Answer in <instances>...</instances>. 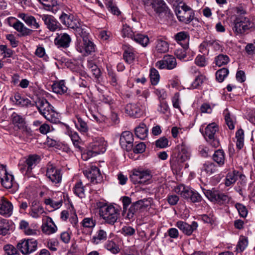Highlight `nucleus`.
I'll return each instance as SVG.
<instances>
[{"mask_svg": "<svg viewBox=\"0 0 255 255\" xmlns=\"http://www.w3.org/2000/svg\"><path fill=\"white\" fill-rule=\"evenodd\" d=\"M61 22L66 27L74 29L77 26H79L81 20L72 14H67L62 12L59 16Z\"/></svg>", "mask_w": 255, "mask_h": 255, "instance_id": "f8f14e48", "label": "nucleus"}, {"mask_svg": "<svg viewBox=\"0 0 255 255\" xmlns=\"http://www.w3.org/2000/svg\"><path fill=\"white\" fill-rule=\"evenodd\" d=\"M107 238V234L106 231L103 229L98 230L96 234L93 237L91 242L95 245L100 243L102 241L106 240Z\"/></svg>", "mask_w": 255, "mask_h": 255, "instance_id": "72a5a7b5", "label": "nucleus"}, {"mask_svg": "<svg viewBox=\"0 0 255 255\" xmlns=\"http://www.w3.org/2000/svg\"><path fill=\"white\" fill-rule=\"evenodd\" d=\"M73 190L74 194L79 198H83L85 197V186L81 180L76 182L73 187Z\"/></svg>", "mask_w": 255, "mask_h": 255, "instance_id": "c9c22d12", "label": "nucleus"}, {"mask_svg": "<svg viewBox=\"0 0 255 255\" xmlns=\"http://www.w3.org/2000/svg\"><path fill=\"white\" fill-rule=\"evenodd\" d=\"M13 212V205L7 199L2 197L0 199V214L6 217L10 216Z\"/></svg>", "mask_w": 255, "mask_h": 255, "instance_id": "6ab92c4d", "label": "nucleus"}, {"mask_svg": "<svg viewBox=\"0 0 255 255\" xmlns=\"http://www.w3.org/2000/svg\"><path fill=\"white\" fill-rule=\"evenodd\" d=\"M35 103L40 114L47 121L53 124L60 122L58 114L45 99H38Z\"/></svg>", "mask_w": 255, "mask_h": 255, "instance_id": "f257e3e1", "label": "nucleus"}, {"mask_svg": "<svg viewBox=\"0 0 255 255\" xmlns=\"http://www.w3.org/2000/svg\"><path fill=\"white\" fill-rule=\"evenodd\" d=\"M99 209V215L106 223L114 225L118 219L119 210L112 205H107L103 202L97 203Z\"/></svg>", "mask_w": 255, "mask_h": 255, "instance_id": "f03ea898", "label": "nucleus"}, {"mask_svg": "<svg viewBox=\"0 0 255 255\" xmlns=\"http://www.w3.org/2000/svg\"><path fill=\"white\" fill-rule=\"evenodd\" d=\"M152 8L159 16L170 12L168 7L163 0H155V2L154 3Z\"/></svg>", "mask_w": 255, "mask_h": 255, "instance_id": "5701e85b", "label": "nucleus"}, {"mask_svg": "<svg viewBox=\"0 0 255 255\" xmlns=\"http://www.w3.org/2000/svg\"><path fill=\"white\" fill-rule=\"evenodd\" d=\"M229 74V70L226 68H223L218 70L216 73V79L219 82H222L224 81L225 77L227 76Z\"/></svg>", "mask_w": 255, "mask_h": 255, "instance_id": "49530a36", "label": "nucleus"}, {"mask_svg": "<svg viewBox=\"0 0 255 255\" xmlns=\"http://www.w3.org/2000/svg\"><path fill=\"white\" fill-rule=\"evenodd\" d=\"M25 23L27 25L31 26L35 29H37L39 27V24L36 21L35 17L32 15H29L28 18L26 19Z\"/></svg>", "mask_w": 255, "mask_h": 255, "instance_id": "4d7b16f0", "label": "nucleus"}, {"mask_svg": "<svg viewBox=\"0 0 255 255\" xmlns=\"http://www.w3.org/2000/svg\"><path fill=\"white\" fill-rule=\"evenodd\" d=\"M175 40L182 46L184 43H187L189 39V35L186 31H181L178 32L174 35Z\"/></svg>", "mask_w": 255, "mask_h": 255, "instance_id": "4c0bfd02", "label": "nucleus"}, {"mask_svg": "<svg viewBox=\"0 0 255 255\" xmlns=\"http://www.w3.org/2000/svg\"><path fill=\"white\" fill-rule=\"evenodd\" d=\"M44 203L47 205H50L51 207L58 209L62 205V201H55L50 198L45 199Z\"/></svg>", "mask_w": 255, "mask_h": 255, "instance_id": "bf43d9fd", "label": "nucleus"}, {"mask_svg": "<svg viewBox=\"0 0 255 255\" xmlns=\"http://www.w3.org/2000/svg\"><path fill=\"white\" fill-rule=\"evenodd\" d=\"M84 174L91 182L95 183H97L101 178L100 170L96 166H92L90 168L84 171Z\"/></svg>", "mask_w": 255, "mask_h": 255, "instance_id": "aec40b11", "label": "nucleus"}, {"mask_svg": "<svg viewBox=\"0 0 255 255\" xmlns=\"http://www.w3.org/2000/svg\"><path fill=\"white\" fill-rule=\"evenodd\" d=\"M52 88L54 93L59 94H63L66 93L68 89L65 86L64 81L63 80L54 83L52 86Z\"/></svg>", "mask_w": 255, "mask_h": 255, "instance_id": "e433bc0d", "label": "nucleus"}, {"mask_svg": "<svg viewBox=\"0 0 255 255\" xmlns=\"http://www.w3.org/2000/svg\"><path fill=\"white\" fill-rule=\"evenodd\" d=\"M233 30L239 34H242L252 27L249 18L242 15H237L234 20Z\"/></svg>", "mask_w": 255, "mask_h": 255, "instance_id": "423d86ee", "label": "nucleus"}, {"mask_svg": "<svg viewBox=\"0 0 255 255\" xmlns=\"http://www.w3.org/2000/svg\"><path fill=\"white\" fill-rule=\"evenodd\" d=\"M248 244V242L247 238L244 237L241 238L237 245L236 251L238 252H242L246 248Z\"/></svg>", "mask_w": 255, "mask_h": 255, "instance_id": "603ef678", "label": "nucleus"}, {"mask_svg": "<svg viewBox=\"0 0 255 255\" xmlns=\"http://www.w3.org/2000/svg\"><path fill=\"white\" fill-rule=\"evenodd\" d=\"M203 192L206 197L212 202L222 204L229 202L230 200V198L228 195L214 189L212 190L204 189Z\"/></svg>", "mask_w": 255, "mask_h": 255, "instance_id": "6e6552de", "label": "nucleus"}, {"mask_svg": "<svg viewBox=\"0 0 255 255\" xmlns=\"http://www.w3.org/2000/svg\"><path fill=\"white\" fill-rule=\"evenodd\" d=\"M105 248L113 254H116L120 251L118 246L113 241H107L105 245Z\"/></svg>", "mask_w": 255, "mask_h": 255, "instance_id": "37998d69", "label": "nucleus"}, {"mask_svg": "<svg viewBox=\"0 0 255 255\" xmlns=\"http://www.w3.org/2000/svg\"><path fill=\"white\" fill-rule=\"evenodd\" d=\"M237 178V175H236L234 173H229L226 176L225 185L227 186L231 185L236 182Z\"/></svg>", "mask_w": 255, "mask_h": 255, "instance_id": "5fc2aeb1", "label": "nucleus"}, {"mask_svg": "<svg viewBox=\"0 0 255 255\" xmlns=\"http://www.w3.org/2000/svg\"><path fill=\"white\" fill-rule=\"evenodd\" d=\"M205 77L202 74L198 75L191 84V87L193 89H197L203 83Z\"/></svg>", "mask_w": 255, "mask_h": 255, "instance_id": "864d4df0", "label": "nucleus"}, {"mask_svg": "<svg viewBox=\"0 0 255 255\" xmlns=\"http://www.w3.org/2000/svg\"><path fill=\"white\" fill-rule=\"evenodd\" d=\"M130 110L128 112V115L133 118H137L140 114V109L138 106L135 104H131Z\"/></svg>", "mask_w": 255, "mask_h": 255, "instance_id": "3c124183", "label": "nucleus"}, {"mask_svg": "<svg viewBox=\"0 0 255 255\" xmlns=\"http://www.w3.org/2000/svg\"><path fill=\"white\" fill-rule=\"evenodd\" d=\"M176 65L175 58L171 55H165L162 60L158 61L155 63V66L159 69L171 70L175 68Z\"/></svg>", "mask_w": 255, "mask_h": 255, "instance_id": "4468645a", "label": "nucleus"}, {"mask_svg": "<svg viewBox=\"0 0 255 255\" xmlns=\"http://www.w3.org/2000/svg\"><path fill=\"white\" fill-rule=\"evenodd\" d=\"M135 135L140 139H144L148 134V128L144 123H141L134 129Z\"/></svg>", "mask_w": 255, "mask_h": 255, "instance_id": "c85d7f7f", "label": "nucleus"}, {"mask_svg": "<svg viewBox=\"0 0 255 255\" xmlns=\"http://www.w3.org/2000/svg\"><path fill=\"white\" fill-rule=\"evenodd\" d=\"M188 48V44L184 43L182 45V48L176 50L175 54L176 57L179 59H184L186 57V50Z\"/></svg>", "mask_w": 255, "mask_h": 255, "instance_id": "8fccbe9b", "label": "nucleus"}, {"mask_svg": "<svg viewBox=\"0 0 255 255\" xmlns=\"http://www.w3.org/2000/svg\"><path fill=\"white\" fill-rule=\"evenodd\" d=\"M16 31L20 32L22 36H27L30 35L32 30L24 26L23 23L19 20L16 19V21L12 25H10Z\"/></svg>", "mask_w": 255, "mask_h": 255, "instance_id": "cd10ccee", "label": "nucleus"}, {"mask_svg": "<svg viewBox=\"0 0 255 255\" xmlns=\"http://www.w3.org/2000/svg\"><path fill=\"white\" fill-rule=\"evenodd\" d=\"M87 27L83 25L81 22L79 23V26H77L73 30L75 32L77 36L81 37L82 39L89 38V33L87 32Z\"/></svg>", "mask_w": 255, "mask_h": 255, "instance_id": "f704fd0d", "label": "nucleus"}, {"mask_svg": "<svg viewBox=\"0 0 255 255\" xmlns=\"http://www.w3.org/2000/svg\"><path fill=\"white\" fill-rule=\"evenodd\" d=\"M1 185L5 188L10 189L13 186V176L12 175L7 173L4 178L0 180Z\"/></svg>", "mask_w": 255, "mask_h": 255, "instance_id": "ea45409f", "label": "nucleus"}, {"mask_svg": "<svg viewBox=\"0 0 255 255\" xmlns=\"http://www.w3.org/2000/svg\"><path fill=\"white\" fill-rule=\"evenodd\" d=\"M198 226L197 223L195 221H193L191 225L181 221H178L176 224V226L188 236L191 235L193 231L197 229Z\"/></svg>", "mask_w": 255, "mask_h": 255, "instance_id": "412c9836", "label": "nucleus"}, {"mask_svg": "<svg viewBox=\"0 0 255 255\" xmlns=\"http://www.w3.org/2000/svg\"><path fill=\"white\" fill-rule=\"evenodd\" d=\"M41 18L50 31L53 32L60 28V23L53 16L44 14Z\"/></svg>", "mask_w": 255, "mask_h": 255, "instance_id": "a211bd4d", "label": "nucleus"}, {"mask_svg": "<svg viewBox=\"0 0 255 255\" xmlns=\"http://www.w3.org/2000/svg\"><path fill=\"white\" fill-rule=\"evenodd\" d=\"M3 249L5 255H14L17 253V249L11 245H6L4 246Z\"/></svg>", "mask_w": 255, "mask_h": 255, "instance_id": "680f3d73", "label": "nucleus"}, {"mask_svg": "<svg viewBox=\"0 0 255 255\" xmlns=\"http://www.w3.org/2000/svg\"><path fill=\"white\" fill-rule=\"evenodd\" d=\"M128 136V132L125 131L123 132L120 139V143L121 147L126 151H128V140L127 137Z\"/></svg>", "mask_w": 255, "mask_h": 255, "instance_id": "6e6d98bb", "label": "nucleus"}, {"mask_svg": "<svg viewBox=\"0 0 255 255\" xmlns=\"http://www.w3.org/2000/svg\"><path fill=\"white\" fill-rule=\"evenodd\" d=\"M71 42L70 36L66 33L57 34L55 38V44L58 48H67L69 47Z\"/></svg>", "mask_w": 255, "mask_h": 255, "instance_id": "f3484780", "label": "nucleus"}, {"mask_svg": "<svg viewBox=\"0 0 255 255\" xmlns=\"http://www.w3.org/2000/svg\"><path fill=\"white\" fill-rule=\"evenodd\" d=\"M9 226L8 221L4 219H0V235L4 236L9 231Z\"/></svg>", "mask_w": 255, "mask_h": 255, "instance_id": "de8ad7c7", "label": "nucleus"}, {"mask_svg": "<svg viewBox=\"0 0 255 255\" xmlns=\"http://www.w3.org/2000/svg\"><path fill=\"white\" fill-rule=\"evenodd\" d=\"M81 224L83 227L82 233H85V230L88 229L86 234L91 235L94 228L96 226V221L93 217H87L83 219Z\"/></svg>", "mask_w": 255, "mask_h": 255, "instance_id": "393cba45", "label": "nucleus"}, {"mask_svg": "<svg viewBox=\"0 0 255 255\" xmlns=\"http://www.w3.org/2000/svg\"><path fill=\"white\" fill-rule=\"evenodd\" d=\"M236 208L238 211L239 215L242 217H246L248 214V211L246 207L243 204L240 203H237L236 204Z\"/></svg>", "mask_w": 255, "mask_h": 255, "instance_id": "052dcab7", "label": "nucleus"}, {"mask_svg": "<svg viewBox=\"0 0 255 255\" xmlns=\"http://www.w3.org/2000/svg\"><path fill=\"white\" fill-rule=\"evenodd\" d=\"M138 201L133 203L128 209V216H130V213H131L132 215L137 211L138 210H140L142 209V206L141 204H138Z\"/></svg>", "mask_w": 255, "mask_h": 255, "instance_id": "338daca9", "label": "nucleus"}, {"mask_svg": "<svg viewBox=\"0 0 255 255\" xmlns=\"http://www.w3.org/2000/svg\"><path fill=\"white\" fill-rule=\"evenodd\" d=\"M76 49L83 55H88L95 51L96 45L89 38L79 40L77 44Z\"/></svg>", "mask_w": 255, "mask_h": 255, "instance_id": "9b49d317", "label": "nucleus"}, {"mask_svg": "<svg viewBox=\"0 0 255 255\" xmlns=\"http://www.w3.org/2000/svg\"><path fill=\"white\" fill-rule=\"evenodd\" d=\"M67 134L70 137L74 146L78 149H80L81 146L80 144L81 142V140L78 133L74 131L68 130Z\"/></svg>", "mask_w": 255, "mask_h": 255, "instance_id": "58836bf2", "label": "nucleus"}, {"mask_svg": "<svg viewBox=\"0 0 255 255\" xmlns=\"http://www.w3.org/2000/svg\"><path fill=\"white\" fill-rule=\"evenodd\" d=\"M106 6L109 9V10H110L114 14L117 15L120 14V11L119 10L117 7L114 5L112 1L111 0L108 1L106 3Z\"/></svg>", "mask_w": 255, "mask_h": 255, "instance_id": "e2e57ef3", "label": "nucleus"}, {"mask_svg": "<svg viewBox=\"0 0 255 255\" xmlns=\"http://www.w3.org/2000/svg\"><path fill=\"white\" fill-rule=\"evenodd\" d=\"M175 12L178 20L186 24L190 23L195 17L194 11L184 3L182 5L176 6Z\"/></svg>", "mask_w": 255, "mask_h": 255, "instance_id": "7ed1b4c3", "label": "nucleus"}, {"mask_svg": "<svg viewBox=\"0 0 255 255\" xmlns=\"http://www.w3.org/2000/svg\"><path fill=\"white\" fill-rule=\"evenodd\" d=\"M12 122L15 127H17L23 132L27 134H31V128L26 125L25 119L21 116L16 113H13L11 115Z\"/></svg>", "mask_w": 255, "mask_h": 255, "instance_id": "ddd939ff", "label": "nucleus"}, {"mask_svg": "<svg viewBox=\"0 0 255 255\" xmlns=\"http://www.w3.org/2000/svg\"><path fill=\"white\" fill-rule=\"evenodd\" d=\"M131 181L135 184H146L150 182L152 175L150 171H135L130 175Z\"/></svg>", "mask_w": 255, "mask_h": 255, "instance_id": "1a4fd4ad", "label": "nucleus"}, {"mask_svg": "<svg viewBox=\"0 0 255 255\" xmlns=\"http://www.w3.org/2000/svg\"><path fill=\"white\" fill-rule=\"evenodd\" d=\"M46 175L53 184H56L61 182L62 175L61 171L52 165L48 166Z\"/></svg>", "mask_w": 255, "mask_h": 255, "instance_id": "2eb2a0df", "label": "nucleus"}, {"mask_svg": "<svg viewBox=\"0 0 255 255\" xmlns=\"http://www.w3.org/2000/svg\"><path fill=\"white\" fill-rule=\"evenodd\" d=\"M202 170L207 173L211 174L217 170V167L214 163L207 162L203 164Z\"/></svg>", "mask_w": 255, "mask_h": 255, "instance_id": "a18cd8bd", "label": "nucleus"}, {"mask_svg": "<svg viewBox=\"0 0 255 255\" xmlns=\"http://www.w3.org/2000/svg\"><path fill=\"white\" fill-rule=\"evenodd\" d=\"M155 145L160 148H165L168 146V140L164 136L161 137L155 141Z\"/></svg>", "mask_w": 255, "mask_h": 255, "instance_id": "13d9d810", "label": "nucleus"}, {"mask_svg": "<svg viewBox=\"0 0 255 255\" xmlns=\"http://www.w3.org/2000/svg\"><path fill=\"white\" fill-rule=\"evenodd\" d=\"M107 142L101 137L96 138L92 142L89 144L87 152L89 157L95 156L98 154L103 153L106 150Z\"/></svg>", "mask_w": 255, "mask_h": 255, "instance_id": "39448f33", "label": "nucleus"}, {"mask_svg": "<svg viewBox=\"0 0 255 255\" xmlns=\"http://www.w3.org/2000/svg\"><path fill=\"white\" fill-rule=\"evenodd\" d=\"M218 130V128L214 123L210 124L206 127L204 133L203 128H200V131L203 133L206 140L214 147H217L219 145L218 140L215 138V134Z\"/></svg>", "mask_w": 255, "mask_h": 255, "instance_id": "0eeeda50", "label": "nucleus"}, {"mask_svg": "<svg viewBox=\"0 0 255 255\" xmlns=\"http://www.w3.org/2000/svg\"><path fill=\"white\" fill-rule=\"evenodd\" d=\"M39 157L37 155H29L26 160L25 165V167L26 168V171H31L39 162Z\"/></svg>", "mask_w": 255, "mask_h": 255, "instance_id": "2f4dec72", "label": "nucleus"}, {"mask_svg": "<svg viewBox=\"0 0 255 255\" xmlns=\"http://www.w3.org/2000/svg\"><path fill=\"white\" fill-rule=\"evenodd\" d=\"M129 37L143 47L146 46L149 43L148 37L146 35L138 33L135 34L131 31L130 33L128 32V37Z\"/></svg>", "mask_w": 255, "mask_h": 255, "instance_id": "a878e982", "label": "nucleus"}, {"mask_svg": "<svg viewBox=\"0 0 255 255\" xmlns=\"http://www.w3.org/2000/svg\"><path fill=\"white\" fill-rule=\"evenodd\" d=\"M42 221L41 229L43 233L49 235L56 232L57 227L50 217L44 215Z\"/></svg>", "mask_w": 255, "mask_h": 255, "instance_id": "dca6fc26", "label": "nucleus"}, {"mask_svg": "<svg viewBox=\"0 0 255 255\" xmlns=\"http://www.w3.org/2000/svg\"><path fill=\"white\" fill-rule=\"evenodd\" d=\"M145 144L141 142L136 144L135 147L133 148V152L135 153H142L145 151Z\"/></svg>", "mask_w": 255, "mask_h": 255, "instance_id": "0e129e2a", "label": "nucleus"}, {"mask_svg": "<svg viewBox=\"0 0 255 255\" xmlns=\"http://www.w3.org/2000/svg\"><path fill=\"white\" fill-rule=\"evenodd\" d=\"M11 100L15 105L22 107L30 108L35 105V102H32L29 99L22 97L18 93L15 94Z\"/></svg>", "mask_w": 255, "mask_h": 255, "instance_id": "b1692460", "label": "nucleus"}, {"mask_svg": "<svg viewBox=\"0 0 255 255\" xmlns=\"http://www.w3.org/2000/svg\"><path fill=\"white\" fill-rule=\"evenodd\" d=\"M0 50L4 54V57H10L13 54V51L9 48H8L5 45H0Z\"/></svg>", "mask_w": 255, "mask_h": 255, "instance_id": "69168bd1", "label": "nucleus"}, {"mask_svg": "<svg viewBox=\"0 0 255 255\" xmlns=\"http://www.w3.org/2000/svg\"><path fill=\"white\" fill-rule=\"evenodd\" d=\"M37 247V242L34 239L21 241L17 244V248L24 255H27L34 252Z\"/></svg>", "mask_w": 255, "mask_h": 255, "instance_id": "9d476101", "label": "nucleus"}, {"mask_svg": "<svg viewBox=\"0 0 255 255\" xmlns=\"http://www.w3.org/2000/svg\"><path fill=\"white\" fill-rule=\"evenodd\" d=\"M44 6L45 9L56 13L59 9L57 0H38Z\"/></svg>", "mask_w": 255, "mask_h": 255, "instance_id": "bb28decb", "label": "nucleus"}, {"mask_svg": "<svg viewBox=\"0 0 255 255\" xmlns=\"http://www.w3.org/2000/svg\"><path fill=\"white\" fill-rule=\"evenodd\" d=\"M225 120L227 125L230 129H233L235 128V124L236 122L235 117L231 114L228 109H226L223 112Z\"/></svg>", "mask_w": 255, "mask_h": 255, "instance_id": "7c9ffc66", "label": "nucleus"}, {"mask_svg": "<svg viewBox=\"0 0 255 255\" xmlns=\"http://www.w3.org/2000/svg\"><path fill=\"white\" fill-rule=\"evenodd\" d=\"M216 64L220 67L227 64L229 61V58L226 55L220 54L215 58Z\"/></svg>", "mask_w": 255, "mask_h": 255, "instance_id": "09e8293b", "label": "nucleus"}, {"mask_svg": "<svg viewBox=\"0 0 255 255\" xmlns=\"http://www.w3.org/2000/svg\"><path fill=\"white\" fill-rule=\"evenodd\" d=\"M212 159L219 166H222L225 161V153L223 150H216L212 155Z\"/></svg>", "mask_w": 255, "mask_h": 255, "instance_id": "c756f323", "label": "nucleus"}, {"mask_svg": "<svg viewBox=\"0 0 255 255\" xmlns=\"http://www.w3.org/2000/svg\"><path fill=\"white\" fill-rule=\"evenodd\" d=\"M169 49V44L165 40L157 39L155 41V50L160 53L167 52Z\"/></svg>", "mask_w": 255, "mask_h": 255, "instance_id": "473e14b6", "label": "nucleus"}, {"mask_svg": "<svg viewBox=\"0 0 255 255\" xmlns=\"http://www.w3.org/2000/svg\"><path fill=\"white\" fill-rule=\"evenodd\" d=\"M43 214L45 215L46 212L41 206H38V207L35 208L30 209L29 212V215L33 218H38Z\"/></svg>", "mask_w": 255, "mask_h": 255, "instance_id": "79ce46f5", "label": "nucleus"}, {"mask_svg": "<svg viewBox=\"0 0 255 255\" xmlns=\"http://www.w3.org/2000/svg\"><path fill=\"white\" fill-rule=\"evenodd\" d=\"M77 122L75 123V126L77 129L81 132H86L88 130V127L87 123L79 117H77Z\"/></svg>", "mask_w": 255, "mask_h": 255, "instance_id": "a19ab883", "label": "nucleus"}, {"mask_svg": "<svg viewBox=\"0 0 255 255\" xmlns=\"http://www.w3.org/2000/svg\"><path fill=\"white\" fill-rule=\"evenodd\" d=\"M175 191L185 199L190 201L192 203L199 202L202 197L196 191L193 190L188 187L183 185H179L175 189Z\"/></svg>", "mask_w": 255, "mask_h": 255, "instance_id": "20e7f679", "label": "nucleus"}, {"mask_svg": "<svg viewBox=\"0 0 255 255\" xmlns=\"http://www.w3.org/2000/svg\"><path fill=\"white\" fill-rule=\"evenodd\" d=\"M149 76L152 85H157L159 82L160 78L158 71L154 68H151L150 70Z\"/></svg>", "mask_w": 255, "mask_h": 255, "instance_id": "c03bdc74", "label": "nucleus"}, {"mask_svg": "<svg viewBox=\"0 0 255 255\" xmlns=\"http://www.w3.org/2000/svg\"><path fill=\"white\" fill-rule=\"evenodd\" d=\"M196 64L200 67H204L206 65L205 58L203 55H198L195 59Z\"/></svg>", "mask_w": 255, "mask_h": 255, "instance_id": "774afa93", "label": "nucleus"}, {"mask_svg": "<svg viewBox=\"0 0 255 255\" xmlns=\"http://www.w3.org/2000/svg\"><path fill=\"white\" fill-rule=\"evenodd\" d=\"M176 148L178 152L177 157L178 162L183 163L190 158V153L189 149L184 142L177 145Z\"/></svg>", "mask_w": 255, "mask_h": 255, "instance_id": "4be33fe9", "label": "nucleus"}]
</instances>
